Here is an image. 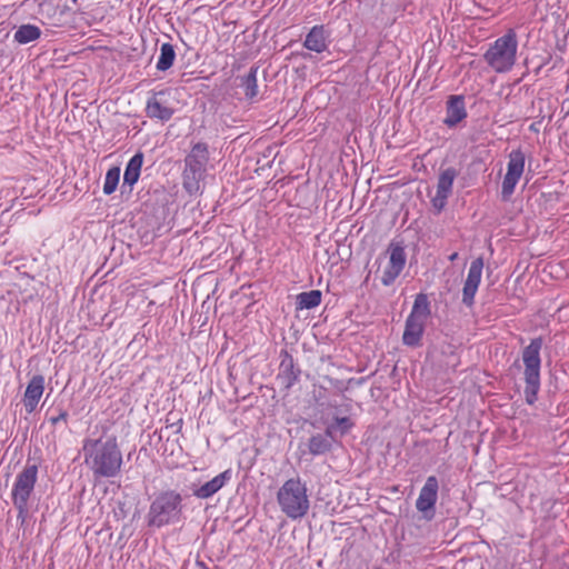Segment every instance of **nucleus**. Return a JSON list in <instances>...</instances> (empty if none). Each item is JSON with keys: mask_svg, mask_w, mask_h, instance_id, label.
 <instances>
[{"mask_svg": "<svg viewBox=\"0 0 569 569\" xmlns=\"http://www.w3.org/2000/svg\"><path fill=\"white\" fill-rule=\"evenodd\" d=\"M82 451L84 463L94 477L112 478L119 473L122 453L114 437L84 439Z\"/></svg>", "mask_w": 569, "mask_h": 569, "instance_id": "obj_1", "label": "nucleus"}, {"mask_svg": "<svg viewBox=\"0 0 569 569\" xmlns=\"http://www.w3.org/2000/svg\"><path fill=\"white\" fill-rule=\"evenodd\" d=\"M277 502L280 510L290 519L303 518L310 509V499L306 482L300 478H290L278 489Z\"/></svg>", "mask_w": 569, "mask_h": 569, "instance_id": "obj_2", "label": "nucleus"}, {"mask_svg": "<svg viewBox=\"0 0 569 569\" xmlns=\"http://www.w3.org/2000/svg\"><path fill=\"white\" fill-rule=\"evenodd\" d=\"M181 502L180 493L172 490L157 496L148 511L149 526L160 528L180 521L182 512Z\"/></svg>", "mask_w": 569, "mask_h": 569, "instance_id": "obj_3", "label": "nucleus"}, {"mask_svg": "<svg viewBox=\"0 0 569 569\" xmlns=\"http://www.w3.org/2000/svg\"><path fill=\"white\" fill-rule=\"evenodd\" d=\"M518 41L513 30L498 38L485 53L486 62L496 72H508L517 58Z\"/></svg>", "mask_w": 569, "mask_h": 569, "instance_id": "obj_4", "label": "nucleus"}, {"mask_svg": "<svg viewBox=\"0 0 569 569\" xmlns=\"http://www.w3.org/2000/svg\"><path fill=\"white\" fill-rule=\"evenodd\" d=\"M542 340L536 338L523 349L522 361L525 366L523 378L526 382L525 397L528 405H533L540 389V350Z\"/></svg>", "mask_w": 569, "mask_h": 569, "instance_id": "obj_5", "label": "nucleus"}, {"mask_svg": "<svg viewBox=\"0 0 569 569\" xmlns=\"http://www.w3.org/2000/svg\"><path fill=\"white\" fill-rule=\"evenodd\" d=\"M209 159L208 148L204 143H197L187 156L183 171V187L189 193L200 190V183L206 174V166Z\"/></svg>", "mask_w": 569, "mask_h": 569, "instance_id": "obj_6", "label": "nucleus"}, {"mask_svg": "<svg viewBox=\"0 0 569 569\" xmlns=\"http://www.w3.org/2000/svg\"><path fill=\"white\" fill-rule=\"evenodd\" d=\"M430 315L429 301L426 295L416 297L412 310L407 318L402 341L406 346L416 347L419 345L427 318Z\"/></svg>", "mask_w": 569, "mask_h": 569, "instance_id": "obj_7", "label": "nucleus"}, {"mask_svg": "<svg viewBox=\"0 0 569 569\" xmlns=\"http://www.w3.org/2000/svg\"><path fill=\"white\" fill-rule=\"evenodd\" d=\"M38 478V468L36 465H27L16 477L12 487V500L19 513H26L29 498L34 489Z\"/></svg>", "mask_w": 569, "mask_h": 569, "instance_id": "obj_8", "label": "nucleus"}, {"mask_svg": "<svg viewBox=\"0 0 569 569\" xmlns=\"http://www.w3.org/2000/svg\"><path fill=\"white\" fill-rule=\"evenodd\" d=\"M525 170V154L520 150H513L509 154L507 173L502 181L501 196L508 200L515 191Z\"/></svg>", "mask_w": 569, "mask_h": 569, "instance_id": "obj_9", "label": "nucleus"}, {"mask_svg": "<svg viewBox=\"0 0 569 569\" xmlns=\"http://www.w3.org/2000/svg\"><path fill=\"white\" fill-rule=\"evenodd\" d=\"M388 262L382 268L381 282L385 286H390L402 272L407 257L405 249L399 244H392L388 249Z\"/></svg>", "mask_w": 569, "mask_h": 569, "instance_id": "obj_10", "label": "nucleus"}, {"mask_svg": "<svg viewBox=\"0 0 569 569\" xmlns=\"http://www.w3.org/2000/svg\"><path fill=\"white\" fill-rule=\"evenodd\" d=\"M439 483L435 476L427 478L416 501V508L423 513L426 519L433 517L435 505L438 499Z\"/></svg>", "mask_w": 569, "mask_h": 569, "instance_id": "obj_11", "label": "nucleus"}, {"mask_svg": "<svg viewBox=\"0 0 569 569\" xmlns=\"http://www.w3.org/2000/svg\"><path fill=\"white\" fill-rule=\"evenodd\" d=\"M174 113L164 91L153 93L148 98L146 104V114L148 118L159 120L161 122L169 121Z\"/></svg>", "mask_w": 569, "mask_h": 569, "instance_id": "obj_12", "label": "nucleus"}, {"mask_svg": "<svg viewBox=\"0 0 569 569\" xmlns=\"http://www.w3.org/2000/svg\"><path fill=\"white\" fill-rule=\"evenodd\" d=\"M482 269L483 259L481 257L475 259L470 264L462 290V302L467 306L473 303L475 296L481 282Z\"/></svg>", "mask_w": 569, "mask_h": 569, "instance_id": "obj_13", "label": "nucleus"}, {"mask_svg": "<svg viewBox=\"0 0 569 569\" xmlns=\"http://www.w3.org/2000/svg\"><path fill=\"white\" fill-rule=\"evenodd\" d=\"M457 177V171L453 168L442 170L438 178L437 191L432 198L433 207L440 211L447 203V199L452 192L453 181Z\"/></svg>", "mask_w": 569, "mask_h": 569, "instance_id": "obj_14", "label": "nucleus"}, {"mask_svg": "<svg viewBox=\"0 0 569 569\" xmlns=\"http://www.w3.org/2000/svg\"><path fill=\"white\" fill-rule=\"evenodd\" d=\"M43 392H44L43 376H41V375L33 376L31 378V380L29 381V383L26 388V391H24V396H23V406L28 413H32L36 410Z\"/></svg>", "mask_w": 569, "mask_h": 569, "instance_id": "obj_15", "label": "nucleus"}, {"mask_svg": "<svg viewBox=\"0 0 569 569\" xmlns=\"http://www.w3.org/2000/svg\"><path fill=\"white\" fill-rule=\"evenodd\" d=\"M329 36L323 26H315L306 36L303 46L310 51L321 53L329 47Z\"/></svg>", "mask_w": 569, "mask_h": 569, "instance_id": "obj_16", "label": "nucleus"}, {"mask_svg": "<svg viewBox=\"0 0 569 569\" xmlns=\"http://www.w3.org/2000/svg\"><path fill=\"white\" fill-rule=\"evenodd\" d=\"M232 472L230 469L217 475L210 481L193 490V495L200 499H208L224 487L231 479Z\"/></svg>", "mask_w": 569, "mask_h": 569, "instance_id": "obj_17", "label": "nucleus"}, {"mask_svg": "<svg viewBox=\"0 0 569 569\" xmlns=\"http://www.w3.org/2000/svg\"><path fill=\"white\" fill-rule=\"evenodd\" d=\"M467 117L465 100L461 96H452L447 102L445 124L452 128Z\"/></svg>", "mask_w": 569, "mask_h": 569, "instance_id": "obj_18", "label": "nucleus"}, {"mask_svg": "<svg viewBox=\"0 0 569 569\" xmlns=\"http://www.w3.org/2000/svg\"><path fill=\"white\" fill-rule=\"evenodd\" d=\"M143 163L142 153H136L128 162L124 174H123V183L132 187L139 179L141 167Z\"/></svg>", "mask_w": 569, "mask_h": 569, "instance_id": "obj_19", "label": "nucleus"}, {"mask_svg": "<svg viewBox=\"0 0 569 569\" xmlns=\"http://www.w3.org/2000/svg\"><path fill=\"white\" fill-rule=\"evenodd\" d=\"M353 427V422L348 417L336 418L331 423H329L326 428L327 436L335 440L338 436L342 437L350 431Z\"/></svg>", "mask_w": 569, "mask_h": 569, "instance_id": "obj_20", "label": "nucleus"}, {"mask_svg": "<svg viewBox=\"0 0 569 569\" xmlns=\"http://www.w3.org/2000/svg\"><path fill=\"white\" fill-rule=\"evenodd\" d=\"M41 36V30L34 24H22L20 26L14 34V40L20 44H27L39 39Z\"/></svg>", "mask_w": 569, "mask_h": 569, "instance_id": "obj_21", "label": "nucleus"}, {"mask_svg": "<svg viewBox=\"0 0 569 569\" xmlns=\"http://www.w3.org/2000/svg\"><path fill=\"white\" fill-rule=\"evenodd\" d=\"M257 68H251L249 73L241 78L240 86L243 88L247 99L252 100L258 96Z\"/></svg>", "mask_w": 569, "mask_h": 569, "instance_id": "obj_22", "label": "nucleus"}, {"mask_svg": "<svg viewBox=\"0 0 569 569\" xmlns=\"http://www.w3.org/2000/svg\"><path fill=\"white\" fill-rule=\"evenodd\" d=\"M308 448L311 455L319 456L330 450L331 442L327 433L325 436L315 435L309 439Z\"/></svg>", "mask_w": 569, "mask_h": 569, "instance_id": "obj_23", "label": "nucleus"}, {"mask_svg": "<svg viewBox=\"0 0 569 569\" xmlns=\"http://www.w3.org/2000/svg\"><path fill=\"white\" fill-rule=\"evenodd\" d=\"M176 59V52L173 46L170 43H163L160 48V56L157 61V69L160 71L168 70Z\"/></svg>", "mask_w": 569, "mask_h": 569, "instance_id": "obj_24", "label": "nucleus"}, {"mask_svg": "<svg viewBox=\"0 0 569 569\" xmlns=\"http://www.w3.org/2000/svg\"><path fill=\"white\" fill-rule=\"evenodd\" d=\"M297 302L300 309H312L320 305L321 292L319 290L301 292L297 296Z\"/></svg>", "mask_w": 569, "mask_h": 569, "instance_id": "obj_25", "label": "nucleus"}, {"mask_svg": "<svg viewBox=\"0 0 569 569\" xmlns=\"http://www.w3.org/2000/svg\"><path fill=\"white\" fill-rule=\"evenodd\" d=\"M120 180V168L119 167H112L110 168L104 178L103 183V192L104 194H111L116 191L118 183Z\"/></svg>", "mask_w": 569, "mask_h": 569, "instance_id": "obj_26", "label": "nucleus"}, {"mask_svg": "<svg viewBox=\"0 0 569 569\" xmlns=\"http://www.w3.org/2000/svg\"><path fill=\"white\" fill-rule=\"evenodd\" d=\"M68 418V413L66 411H61L57 417H52L50 419L52 425H57L60 421H66Z\"/></svg>", "mask_w": 569, "mask_h": 569, "instance_id": "obj_27", "label": "nucleus"}, {"mask_svg": "<svg viewBox=\"0 0 569 569\" xmlns=\"http://www.w3.org/2000/svg\"><path fill=\"white\" fill-rule=\"evenodd\" d=\"M458 258V253L457 252H453L449 256V260L450 261H455L456 259Z\"/></svg>", "mask_w": 569, "mask_h": 569, "instance_id": "obj_28", "label": "nucleus"}, {"mask_svg": "<svg viewBox=\"0 0 569 569\" xmlns=\"http://www.w3.org/2000/svg\"><path fill=\"white\" fill-rule=\"evenodd\" d=\"M73 2H77L78 0H72Z\"/></svg>", "mask_w": 569, "mask_h": 569, "instance_id": "obj_29", "label": "nucleus"}]
</instances>
